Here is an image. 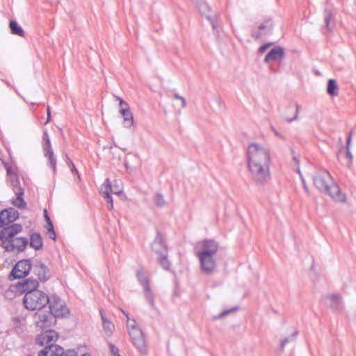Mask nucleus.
I'll return each mask as SVG.
<instances>
[{"mask_svg":"<svg viewBox=\"0 0 356 356\" xmlns=\"http://www.w3.org/2000/svg\"><path fill=\"white\" fill-rule=\"evenodd\" d=\"M22 229L21 224H13L0 230V241L6 251L13 252L15 250L18 252L24 251L29 243L28 239L25 237H15V235L20 233Z\"/></svg>","mask_w":356,"mask_h":356,"instance_id":"nucleus-4","label":"nucleus"},{"mask_svg":"<svg viewBox=\"0 0 356 356\" xmlns=\"http://www.w3.org/2000/svg\"><path fill=\"white\" fill-rule=\"evenodd\" d=\"M102 185H108L109 186V188L108 191L111 193L119 195L122 192V188L121 187V183L115 180L113 184H111L109 179H106L104 183Z\"/></svg>","mask_w":356,"mask_h":356,"instance_id":"nucleus-24","label":"nucleus"},{"mask_svg":"<svg viewBox=\"0 0 356 356\" xmlns=\"http://www.w3.org/2000/svg\"><path fill=\"white\" fill-rule=\"evenodd\" d=\"M27 356H31V355H27Z\"/></svg>","mask_w":356,"mask_h":356,"instance_id":"nucleus-62","label":"nucleus"},{"mask_svg":"<svg viewBox=\"0 0 356 356\" xmlns=\"http://www.w3.org/2000/svg\"><path fill=\"white\" fill-rule=\"evenodd\" d=\"M33 266L34 273L37 274L38 279L40 281L45 282L48 280L49 277L48 275L49 269L44 263L41 261L36 260Z\"/></svg>","mask_w":356,"mask_h":356,"instance_id":"nucleus-18","label":"nucleus"},{"mask_svg":"<svg viewBox=\"0 0 356 356\" xmlns=\"http://www.w3.org/2000/svg\"><path fill=\"white\" fill-rule=\"evenodd\" d=\"M123 313L126 315V316H127V319H128V320H129V317H128V314H125V312H123Z\"/></svg>","mask_w":356,"mask_h":356,"instance_id":"nucleus-59","label":"nucleus"},{"mask_svg":"<svg viewBox=\"0 0 356 356\" xmlns=\"http://www.w3.org/2000/svg\"><path fill=\"white\" fill-rule=\"evenodd\" d=\"M42 140H43V143H47V141L50 142V139H49L48 133L46 131L43 134Z\"/></svg>","mask_w":356,"mask_h":356,"instance_id":"nucleus-46","label":"nucleus"},{"mask_svg":"<svg viewBox=\"0 0 356 356\" xmlns=\"http://www.w3.org/2000/svg\"><path fill=\"white\" fill-rule=\"evenodd\" d=\"M68 356H77V353L75 350H68V354H67ZM82 356H90V355L88 354H83Z\"/></svg>","mask_w":356,"mask_h":356,"instance_id":"nucleus-47","label":"nucleus"},{"mask_svg":"<svg viewBox=\"0 0 356 356\" xmlns=\"http://www.w3.org/2000/svg\"><path fill=\"white\" fill-rule=\"evenodd\" d=\"M42 148L44 155L48 159L49 165L53 170L54 173H55L56 171V159L51 148V142L47 141V143H43Z\"/></svg>","mask_w":356,"mask_h":356,"instance_id":"nucleus-17","label":"nucleus"},{"mask_svg":"<svg viewBox=\"0 0 356 356\" xmlns=\"http://www.w3.org/2000/svg\"><path fill=\"white\" fill-rule=\"evenodd\" d=\"M18 218L19 213L13 208L6 209L0 211V227L3 229L12 225Z\"/></svg>","mask_w":356,"mask_h":356,"instance_id":"nucleus-11","label":"nucleus"},{"mask_svg":"<svg viewBox=\"0 0 356 356\" xmlns=\"http://www.w3.org/2000/svg\"><path fill=\"white\" fill-rule=\"evenodd\" d=\"M109 186L108 185H102L100 188V193L103 195L104 198L106 200L107 202V208L109 210H111L113 207V198L111 195V193L108 191L109 188Z\"/></svg>","mask_w":356,"mask_h":356,"instance_id":"nucleus-23","label":"nucleus"},{"mask_svg":"<svg viewBox=\"0 0 356 356\" xmlns=\"http://www.w3.org/2000/svg\"><path fill=\"white\" fill-rule=\"evenodd\" d=\"M25 286L26 293L29 291H37L38 287V282L35 279H26L23 280Z\"/></svg>","mask_w":356,"mask_h":356,"instance_id":"nucleus-27","label":"nucleus"},{"mask_svg":"<svg viewBox=\"0 0 356 356\" xmlns=\"http://www.w3.org/2000/svg\"><path fill=\"white\" fill-rule=\"evenodd\" d=\"M120 113L123 118V125L126 128H130L134 123L133 113L129 108H120Z\"/></svg>","mask_w":356,"mask_h":356,"instance_id":"nucleus-19","label":"nucleus"},{"mask_svg":"<svg viewBox=\"0 0 356 356\" xmlns=\"http://www.w3.org/2000/svg\"><path fill=\"white\" fill-rule=\"evenodd\" d=\"M56 316L50 312H38L35 313L33 318L35 323L38 327L40 329H46L50 327L56 323Z\"/></svg>","mask_w":356,"mask_h":356,"instance_id":"nucleus-10","label":"nucleus"},{"mask_svg":"<svg viewBox=\"0 0 356 356\" xmlns=\"http://www.w3.org/2000/svg\"><path fill=\"white\" fill-rule=\"evenodd\" d=\"M109 348H110V351L112 353L113 356L119 355V350L115 345L110 343Z\"/></svg>","mask_w":356,"mask_h":356,"instance_id":"nucleus-42","label":"nucleus"},{"mask_svg":"<svg viewBox=\"0 0 356 356\" xmlns=\"http://www.w3.org/2000/svg\"><path fill=\"white\" fill-rule=\"evenodd\" d=\"M58 337V333L53 330H47L38 336L36 339V343L42 346H47L50 344H54Z\"/></svg>","mask_w":356,"mask_h":356,"instance_id":"nucleus-13","label":"nucleus"},{"mask_svg":"<svg viewBox=\"0 0 356 356\" xmlns=\"http://www.w3.org/2000/svg\"><path fill=\"white\" fill-rule=\"evenodd\" d=\"M314 186L321 192L330 195L335 201L345 202L346 195L341 191L339 186L333 181L328 171L324 169L316 170L312 175Z\"/></svg>","mask_w":356,"mask_h":356,"instance_id":"nucleus-3","label":"nucleus"},{"mask_svg":"<svg viewBox=\"0 0 356 356\" xmlns=\"http://www.w3.org/2000/svg\"><path fill=\"white\" fill-rule=\"evenodd\" d=\"M323 21L326 29L328 31L332 30L334 26V17L332 12L327 8H325L323 11Z\"/></svg>","mask_w":356,"mask_h":356,"instance_id":"nucleus-21","label":"nucleus"},{"mask_svg":"<svg viewBox=\"0 0 356 356\" xmlns=\"http://www.w3.org/2000/svg\"><path fill=\"white\" fill-rule=\"evenodd\" d=\"M273 130L277 136H280L278 132L275 129H273Z\"/></svg>","mask_w":356,"mask_h":356,"instance_id":"nucleus-56","label":"nucleus"},{"mask_svg":"<svg viewBox=\"0 0 356 356\" xmlns=\"http://www.w3.org/2000/svg\"><path fill=\"white\" fill-rule=\"evenodd\" d=\"M32 268L30 259L19 261L13 268L9 278L10 280L22 279L27 276Z\"/></svg>","mask_w":356,"mask_h":356,"instance_id":"nucleus-7","label":"nucleus"},{"mask_svg":"<svg viewBox=\"0 0 356 356\" xmlns=\"http://www.w3.org/2000/svg\"><path fill=\"white\" fill-rule=\"evenodd\" d=\"M152 250L159 255L160 265L165 269L169 270L170 263L168 259V250L159 230H156V236L152 245Z\"/></svg>","mask_w":356,"mask_h":356,"instance_id":"nucleus-6","label":"nucleus"},{"mask_svg":"<svg viewBox=\"0 0 356 356\" xmlns=\"http://www.w3.org/2000/svg\"><path fill=\"white\" fill-rule=\"evenodd\" d=\"M326 306L334 312H340L343 309L342 298L339 294L329 295L325 297Z\"/></svg>","mask_w":356,"mask_h":356,"instance_id":"nucleus-15","label":"nucleus"},{"mask_svg":"<svg viewBox=\"0 0 356 356\" xmlns=\"http://www.w3.org/2000/svg\"><path fill=\"white\" fill-rule=\"evenodd\" d=\"M13 190L14 191L16 195H17V200L19 201V204L16 202H13V204L19 209H23L26 207V203L24 201V188L19 185V178L17 175H13L10 179Z\"/></svg>","mask_w":356,"mask_h":356,"instance_id":"nucleus-12","label":"nucleus"},{"mask_svg":"<svg viewBox=\"0 0 356 356\" xmlns=\"http://www.w3.org/2000/svg\"><path fill=\"white\" fill-rule=\"evenodd\" d=\"M44 216L46 220L47 223L51 220L50 217L48 216L47 211L46 209L44 211Z\"/></svg>","mask_w":356,"mask_h":356,"instance_id":"nucleus-52","label":"nucleus"},{"mask_svg":"<svg viewBox=\"0 0 356 356\" xmlns=\"http://www.w3.org/2000/svg\"><path fill=\"white\" fill-rule=\"evenodd\" d=\"M219 243L213 239H204L195 248L196 255L200 261V268L206 275H211L216 268L215 256L218 250Z\"/></svg>","mask_w":356,"mask_h":356,"instance_id":"nucleus-2","label":"nucleus"},{"mask_svg":"<svg viewBox=\"0 0 356 356\" xmlns=\"http://www.w3.org/2000/svg\"><path fill=\"white\" fill-rule=\"evenodd\" d=\"M340 154H341V151H339V152L337 154L338 158L339 157Z\"/></svg>","mask_w":356,"mask_h":356,"instance_id":"nucleus-60","label":"nucleus"},{"mask_svg":"<svg viewBox=\"0 0 356 356\" xmlns=\"http://www.w3.org/2000/svg\"><path fill=\"white\" fill-rule=\"evenodd\" d=\"M207 18L208 19V20L210 22L212 27H213V30H216L217 32L218 31V29L220 28V25L218 22V20L216 18H214L213 17H211V16H207Z\"/></svg>","mask_w":356,"mask_h":356,"instance_id":"nucleus-36","label":"nucleus"},{"mask_svg":"<svg viewBox=\"0 0 356 356\" xmlns=\"http://www.w3.org/2000/svg\"><path fill=\"white\" fill-rule=\"evenodd\" d=\"M173 96H174V98H175V99H179V100H180V101H181V107L182 108H185V107H186V99H185V98H184V97H182V96L179 95V94H177V93H175Z\"/></svg>","mask_w":356,"mask_h":356,"instance_id":"nucleus-40","label":"nucleus"},{"mask_svg":"<svg viewBox=\"0 0 356 356\" xmlns=\"http://www.w3.org/2000/svg\"><path fill=\"white\" fill-rule=\"evenodd\" d=\"M47 122H45V124H47L48 122H49L50 120H51V110H50L49 106H48L47 108Z\"/></svg>","mask_w":356,"mask_h":356,"instance_id":"nucleus-48","label":"nucleus"},{"mask_svg":"<svg viewBox=\"0 0 356 356\" xmlns=\"http://www.w3.org/2000/svg\"><path fill=\"white\" fill-rule=\"evenodd\" d=\"M284 57V49L282 47L277 46L273 48L265 56L264 62L268 63L270 60L280 61Z\"/></svg>","mask_w":356,"mask_h":356,"instance_id":"nucleus-16","label":"nucleus"},{"mask_svg":"<svg viewBox=\"0 0 356 356\" xmlns=\"http://www.w3.org/2000/svg\"><path fill=\"white\" fill-rule=\"evenodd\" d=\"M296 172L300 175V177H301V179H302V186H303V188L305 191V192L307 193V194H309L310 192H309V188L306 184V181L305 180V179L302 177L301 173H300V168H298L297 170H296Z\"/></svg>","mask_w":356,"mask_h":356,"instance_id":"nucleus-41","label":"nucleus"},{"mask_svg":"<svg viewBox=\"0 0 356 356\" xmlns=\"http://www.w3.org/2000/svg\"><path fill=\"white\" fill-rule=\"evenodd\" d=\"M237 309H238V307H235L232 308L231 309L225 310V311L221 312L218 316H214L213 318L214 319L221 318L224 317L225 316H226L227 314H228L229 313L234 312V311H236Z\"/></svg>","mask_w":356,"mask_h":356,"instance_id":"nucleus-39","label":"nucleus"},{"mask_svg":"<svg viewBox=\"0 0 356 356\" xmlns=\"http://www.w3.org/2000/svg\"><path fill=\"white\" fill-rule=\"evenodd\" d=\"M144 295L146 300L152 308H155L154 296L151 290L150 286L143 288Z\"/></svg>","mask_w":356,"mask_h":356,"instance_id":"nucleus-30","label":"nucleus"},{"mask_svg":"<svg viewBox=\"0 0 356 356\" xmlns=\"http://www.w3.org/2000/svg\"><path fill=\"white\" fill-rule=\"evenodd\" d=\"M129 334L134 346L142 354L147 353V346L143 331L135 325H130Z\"/></svg>","mask_w":356,"mask_h":356,"instance_id":"nucleus-8","label":"nucleus"},{"mask_svg":"<svg viewBox=\"0 0 356 356\" xmlns=\"http://www.w3.org/2000/svg\"><path fill=\"white\" fill-rule=\"evenodd\" d=\"M116 99L119 100L120 108H129V104L119 97H116Z\"/></svg>","mask_w":356,"mask_h":356,"instance_id":"nucleus-43","label":"nucleus"},{"mask_svg":"<svg viewBox=\"0 0 356 356\" xmlns=\"http://www.w3.org/2000/svg\"><path fill=\"white\" fill-rule=\"evenodd\" d=\"M100 315L102 321L103 329L106 334L110 337L114 330V325L111 321L108 319L106 316L102 312V310L100 311Z\"/></svg>","mask_w":356,"mask_h":356,"instance_id":"nucleus-22","label":"nucleus"},{"mask_svg":"<svg viewBox=\"0 0 356 356\" xmlns=\"http://www.w3.org/2000/svg\"><path fill=\"white\" fill-rule=\"evenodd\" d=\"M46 228L47 229L48 234H51L52 235H54L53 240L55 241L56 238V234L54 232V225H53V222H51V220H49V222H48L47 223Z\"/></svg>","mask_w":356,"mask_h":356,"instance_id":"nucleus-37","label":"nucleus"},{"mask_svg":"<svg viewBox=\"0 0 356 356\" xmlns=\"http://www.w3.org/2000/svg\"><path fill=\"white\" fill-rule=\"evenodd\" d=\"M9 28L12 34L20 37H24V31L23 29L17 24L16 21L10 20L9 23Z\"/></svg>","mask_w":356,"mask_h":356,"instance_id":"nucleus-26","label":"nucleus"},{"mask_svg":"<svg viewBox=\"0 0 356 356\" xmlns=\"http://www.w3.org/2000/svg\"><path fill=\"white\" fill-rule=\"evenodd\" d=\"M298 334V331L296 330L288 337L284 338L280 342V346L279 348V350L282 352L286 346V345L289 343H293L296 341V339Z\"/></svg>","mask_w":356,"mask_h":356,"instance_id":"nucleus-28","label":"nucleus"},{"mask_svg":"<svg viewBox=\"0 0 356 356\" xmlns=\"http://www.w3.org/2000/svg\"><path fill=\"white\" fill-rule=\"evenodd\" d=\"M6 171H7V174L10 176V179L11 178V176H13V175H15L13 170H12V168L10 167H8L6 168Z\"/></svg>","mask_w":356,"mask_h":356,"instance_id":"nucleus-50","label":"nucleus"},{"mask_svg":"<svg viewBox=\"0 0 356 356\" xmlns=\"http://www.w3.org/2000/svg\"><path fill=\"white\" fill-rule=\"evenodd\" d=\"M136 277L138 282L143 288L149 286V281L143 270H138L136 273Z\"/></svg>","mask_w":356,"mask_h":356,"instance_id":"nucleus-29","label":"nucleus"},{"mask_svg":"<svg viewBox=\"0 0 356 356\" xmlns=\"http://www.w3.org/2000/svg\"><path fill=\"white\" fill-rule=\"evenodd\" d=\"M248 168L253 182L263 186L270 179V155L268 149L261 145L251 143L247 149Z\"/></svg>","mask_w":356,"mask_h":356,"instance_id":"nucleus-1","label":"nucleus"},{"mask_svg":"<svg viewBox=\"0 0 356 356\" xmlns=\"http://www.w3.org/2000/svg\"><path fill=\"white\" fill-rule=\"evenodd\" d=\"M47 304L49 305V312L56 318L64 317L70 312L65 302L58 296L49 297Z\"/></svg>","mask_w":356,"mask_h":356,"instance_id":"nucleus-9","label":"nucleus"},{"mask_svg":"<svg viewBox=\"0 0 356 356\" xmlns=\"http://www.w3.org/2000/svg\"><path fill=\"white\" fill-rule=\"evenodd\" d=\"M49 301V296L40 290L29 291L24 297V307L29 310L41 309Z\"/></svg>","mask_w":356,"mask_h":356,"instance_id":"nucleus-5","label":"nucleus"},{"mask_svg":"<svg viewBox=\"0 0 356 356\" xmlns=\"http://www.w3.org/2000/svg\"><path fill=\"white\" fill-rule=\"evenodd\" d=\"M130 325H136V323L135 320H132L131 322L127 323V327L129 329V331L130 330V326H129Z\"/></svg>","mask_w":356,"mask_h":356,"instance_id":"nucleus-53","label":"nucleus"},{"mask_svg":"<svg viewBox=\"0 0 356 356\" xmlns=\"http://www.w3.org/2000/svg\"><path fill=\"white\" fill-rule=\"evenodd\" d=\"M193 1L197 7L198 8L200 12L202 15H206L209 12V7L208 4L204 0H191Z\"/></svg>","mask_w":356,"mask_h":356,"instance_id":"nucleus-31","label":"nucleus"},{"mask_svg":"<svg viewBox=\"0 0 356 356\" xmlns=\"http://www.w3.org/2000/svg\"><path fill=\"white\" fill-rule=\"evenodd\" d=\"M270 45H271V44H270V43H266V44H264L261 45V46L259 48V49H258L259 53L262 54V53L265 52V51L268 49V47H269Z\"/></svg>","mask_w":356,"mask_h":356,"instance_id":"nucleus-44","label":"nucleus"},{"mask_svg":"<svg viewBox=\"0 0 356 356\" xmlns=\"http://www.w3.org/2000/svg\"><path fill=\"white\" fill-rule=\"evenodd\" d=\"M29 245L35 250H39L42 248L43 241L39 233H33L31 234Z\"/></svg>","mask_w":356,"mask_h":356,"instance_id":"nucleus-20","label":"nucleus"},{"mask_svg":"<svg viewBox=\"0 0 356 356\" xmlns=\"http://www.w3.org/2000/svg\"><path fill=\"white\" fill-rule=\"evenodd\" d=\"M273 25V21L268 19L259 26V29L264 31V34H266L272 31Z\"/></svg>","mask_w":356,"mask_h":356,"instance_id":"nucleus-32","label":"nucleus"},{"mask_svg":"<svg viewBox=\"0 0 356 356\" xmlns=\"http://www.w3.org/2000/svg\"><path fill=\"white\" fill-rule=\"evenodd\" d=\"M293 108H294V106H293V105H289V106H288V108L291 109V110H293Z\"/></svg>","mask_w":356,"mask_h":356,"instance_id":"nucleus-55","label":"nucleus"},{"mask_svg":"<svg viewBox=\"0 0 356 356\" xmlns=\"http://www.w3.org/2000/svg\"><path fill=\"white\" fill-rule=\"evenodd\" d=\"M352 140V131L349 133L348 137L347 138L346 141V157L348 159V164H351L353 161V155L350 152V143Z\"/></svg>","mask_w":356,"mask_h":356,"instance_id":"nucleus-33","label":"nucleus"},{"mask_svg":"<svg viewBox=\"0 0 356 356\" xmlns=\"http://www.w3.org/2000/svg\"><path fill=\"white\" fill-rule=\"evenodd\" d=\"M65 161L69 167L73 165L74 164V163L72 161V160L68 157L67 154H65Z\"/></svg>","mask_w":356,"mask_h":356,"instance_id":"nucleus-49","label":"nucleus"},{"mask_svg":"<svg viewBox=\"0 0 356 356\" xmlns=\"http://www.w3.org/2000/svg\"><path fill=\"white\" fill-rule=\"evenodd\" d=\"M154 202L158 207H163L167 204L163 195L160 193H156L154 196Z\"/></svg>","mask_w":356,"mask_h":356,"instance_id":"nucleus-34","label":"nucleus"},{"mask_svg":"<svg viewBox=\"0 0 356 356\" xmlns=\"http://www.w3.org/2000/svg\"><path fill=\"white\" fill-rule=\"evenodd\" d=\"M293 160L296 161V163L297 164H298L299 161H298V159L296 156H294V157H293Z\"/></svg>","mask_w":356,"mask_h":356,"instance_id":"nucleus-54","label":"nucleus"},{"mask_svg":"<svg viewBox=\"0 0 356 356\" xmlns=\"http://www.w3.org/2000/svg\"><path fill=\"white\" fill-rule=\"evenodd\" d=\"M49 234V238L53 240L54 235H52L51 234Z\"/></svg>","mask_w":356,"mask_h":356,"instance_id":"nucleus-57","label":"nucleus"},{"mask_svg":"<svg viewBox=\"0 0 356 356\" xmlns=\"http://www.w3.org/2000/svg\"><path fill=\"white\" fill-rule=\"evenodd\" d=\"M327 92L331 97H336L339 93V88L335 80L330 79L327 85Z\"/></svg>","mask_w":356,"mask_h":356,"instance_id":"nucleus-25","label":"nucleus"},{"mask_svg":"<svg viewBox=\"0 0 356 356\" xmlns=\"http://www.w3.org/2000/svg\"><path fill=\"white\" fill-rule=\"evenodd\" d=\"M70 167L71 168V172H72V173H75V174H76V175H79V173H78V170H76V167H75L74 164H73V165H71V166H70ZM78 177H79V175H78Z\"/></svg>","mask_w":356,"mask_h":356,"instance_id":"nucleus-51","label":"nucleus"},{"mask_svg":"<svg viewBox=\"0 0 356 356\" xmlns=\"http://www.w3.org/2000/svg\"><path fill=\"white\" fill-rule=\"evenodd\" d=\"M295 108H296V111H295V114H294L293 117L289 118L286 115H284V118L287 122H291L293 120H294L297 118L298 112H299V106L297 104H295Z\"/></svg>","mask_w":356,"mask_h":356,"instance_id":"nucleus-38","label":"nucleus"},{"mask_svg":"<svg viewBox=\"0 0 356 356\" xmlns=\"http://www.w3.org/2000/svg\"><path fill=\"white\" fill-rule=\"evenodd\" d=\"M68 350L64 351L63 348L56 344L47 346L38 353V356H68Z\"/></svg>","mask_w":356,"mask_h":356,"instance_id":"nucleus-14","label":"nucleus"},{"mask_svg":"<svg viewBox=\"0 0 356 356\" xmlns=\"http://www.w3.org/2000/svg\"><path fill=\"white\" fill-rule=\"evenodd\" d=\"M115 356H116V355H115ZM117 356H120V355H117Z\"/></svg>","mask_w":356,"mask_h":356,"instance_id":"nucleus-61","label":"nucleus"},{"mask_svg":"<svg viewBox=\"0 0 356 356\" xmlns=\"http://www.w3.org/2000/svg\"><path fill=\"white\" fill-rule=\"evenodd\" d=\"M263 34H264V33H263V32H261V31L259 29V30H258V31H254V32H252V37H253V38H256V39H258V38H260Z\"/></svg>","mask_w":356,"mask_h":356,"instance_id":"nucleus-45","label":"nucleus"},{"mask_svg":"<svg viewBox=\"0 0 356 356\" xmlns=\"http://www.w3.org/2000/svg\"><path fill=\"white\" fill-rule=\"evenodd\" d=\"M10 289H11L12 291H14V292H16V293H18L20 294H22V293L26 294L25 286H24L23 281L18 282L15 284L12 285L10 286Z\"/></svg>","mask_w":356,"mask_h":356,"instance_id":"nucleus-35","label":"nucleus"},{"mask_svg":"<svg viewBox=\"0 0 356 356\" xmlns=\"http://www.w3.org/2000/svg\"><path fill=\"white\" fill-rule=\"evenodd\" d=\"M13 202H16L17 204H19V200H17V198H16V200H14Z\"/></svg>","mask_w":356,"mask_h":356,"instance_id":"nucleus-58","label":"nucleus"}]
</instances>
